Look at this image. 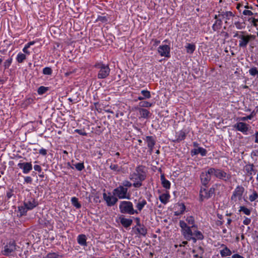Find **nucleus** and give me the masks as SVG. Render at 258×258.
<instances>
[{
    "label": "nucleus",
    "instance_id": "f257e3e1",
    "mask_svg": "<svg viewBox=\"0 0 258 258\" xmlns=\"http://www.w3.org/2000/svg\"><path fill=\"white\" fill-rule=\"evenodd\" d=\"M146 178L145 167L143 165L138 166L135 171L131 173L129 176L130 180L134 182L133 186L136 188H139L142 185V181L145 180Z\"/></svg>",
    "mask_w": 258,
    "mask_h": 258
},
{
    "label": "nucleus",
    "instance_id": "f03ea898",
    "mask_svg": "<svg viewBox=\"0 0 258 258\" xmlns=\"http://www.w3.org/2000/svg\"><path fill=\"white\" fill-rule=\"evenodd\" d=\"M179 226L181 229V233L184 238L187 240H193L194 242L196 241V239L193 237L192 228L187 225V223L184 221H179Z\"/></svg>",
    "mask_w": 258,
    "mask_h": 258
},
{
    "label": "nucleus",
    "instance_id": "7ed1b4c3",
    "mask_svg": "<svg viewBox=\"0 0 258 258\" xmlns=\"http://www.w3.org/2000/svg\"><path fill=\"white\" fill-rule=\"evenodd\" d=\"M119 210L121 213L134 215L138 214V212L134 208L133 204L130 201H121L119 206Z\"/></svg>",
    "mask_w": 258,
    "mask_h": 258
},
{
    "label": "nucleus",
    "instance_id": "20e7f679",
    "mask_svg": "<svg viewBox=\"0 0 258 258\" xmlns=\"http://www.w3.org/2000/svg\"><path fill=\"white\" fill-rule=\"evenodd\" d=\"M94 68L99 69L97 77L98 79H105L110 74V69L108 64H105L102 62H97L94 65Z\"/></svg>",
    "mask_w": 258,
    "mask_h": 258
},
{
    "label": "nucleus",
    "instance_id": "39448f33",
    "mask_svg": "<svg viewBox=\"0 0 258 258\" xmlns=\"http://www.w3.org/2000/svg\"><path fill=\"white\" fill-rule=\"evenodd\" d=\"M211 173L212 176L219 179L227 181L231 178V174L227 173L224 170L221 168H215L211 167Z\"/></svg>",
    "mask_w": 258,
    "mask_h": 258
},
{
    "label": "nucleus",
    "instance_id": "423d86ee",
    "mask_svg": "<svg viewBox=\"0 0 258 258\" xmlns=\"http://www.w3.org/2000/svg\"><path fill=\"white\" fill-rule=\"evenodd\" d=\"M113 195L119 199H130L131 195L128 192V189L122 185H119L114 188L112 191Z\"/></svg>",
    "mask_w": 258,
    "mask_h": 258
},
{
    "label": "nucleus",
    "instance_id": "0eeeda50",
    "mask_svg": "<svg viewBox=\"0 0 258 258\" xmlns=\"http://www.w3.org/2000/svg\"><path fill=\"white\" fill-rule=\"evenodd\" d=\"M206 187L204 186L201 188L199 194L200 202L209 199L215 194V188L214 187H212L208 190L206 189Z\"/></svg>",
    "mask_w": 258,
    "mask_h": 258
},
{
    "label": "nucleus",
    "instance_id": "6e6552de",
    "mask_svg": "<svg viewBox=\"0 0 258 258\" xmlns=\"http://www.w3.org/2000/svg\"><path fill=\"white\" fill-rule=\"evenodd\" d=\"M17 249L16 243L14 240H10L5 246L2 253L5 255H12Z\"/></svg>",
    "mask_w": 258,
    "mask_h": 258
},
{
    "label": "nucleus",
    "instance_id": "1a4fd4ad",
    "mask_svg": "<svg viewBox=\"0 0 258 258\" xmlns=\"http://www.w3.org/2000/svg\"><path fill=\"white\" fill-rule=\"evenodd\" d=\"M255 36L253 35H240L239 41V46L240 48H246L249 42L255 38Z\"/></svg>",
    "mask_w": 258,
    "mask_h": 258
},
{
    "label": "nucleus",
    "instance_id": "9d476101",
    "mask_svg": "<svg viewBox=\"0 0 258 258\" xmlns=\"http://www.w3.org/2000/svg\"><path fill=\"white\" fill-rule=\"evenodd\" d=\"M244 191V188L241 185H238L233 192L231 198V200L234 202L241 200Z\"/></svg>",
    "mask_w": 258,
    "mask_h": 258
},
{
    "label": "nucleus",
    "instance_id": "9b49d317",
    "mask_svg": "<svg viewBox=\"0 0 258 258\" xmlns=\"http://www.w3.org/2000/svg\"><path fill=\"white\" fill-rule=\"evenodd\" d=\"M211 168H209L207 171L203 172L200 175L201 182L204 186L207 187V185L211 179L212 176Z\"/></svg>",
    "mask_w": 258,
    "mask_h": 258
},
{
    "label": "nucleus",
    "instance_id": "f8f14e48",
    "mask_svg": "<svg viewBox=\"0 0 258 258\" xmlns=\"http://www.w3.org/2000/svg\"><path fill=\"white\" fill-rule=\"evenodd\" d=\"M103 198L108 207L114 206L118 201V199L116 197L113 195V196H108L105 192L103 194Z\"/></svg>",
    "mask_w": 258,
    "mask_h": 258
},
{
    "label": "nucleus",
    "instance_id": "ddd939ff",
    "mask_svg": "<svg viewBox=\"0 0 258 258\" xmlns=\"http://www.w3.org/2000/svg\"><path fill=\"white\" fill-rule=\"evenodd\" d=\"M158 52L161 56L166 57L170 56V47L168 45H160L158 48Z\"/></svg>",
    "mask_w": 258,
    "mask_h": 258
},
{
    "label": "nucleus",
    "instance_id": "4468645a",
    "mask_svg": "<svg viewBox=\"0 0 258 258\" xmlns=\"http://www.w3.org/2000/svg\"><path fill=\"white\" fill-rule=\"evenodd\" d=\"M18 167L23 171L24 174H27L32 169V165L31 162L19 163L18 164Z\"/></svg>",
    "mask_w": 258,
    "mask_h": 258
},
{
    "label": "nucleus",
    "instance_id": "2eb2a0df",
    "mask_svg": "<svg viewBox=\"0 0 258 258\" xmlns=\"http://www.w3.org/2000/svg\"><path fill=\"white\" fill-rule=\"evenodd\" d=\"M244 169L247 175L250 176L249 179L251 180L253 179L252 175L255 174L256 172L254 165L253 164H246L244 166Z\"/></svg>",
    "mask_w": 258,
    "mask_h": 258
},
{
    "label": "nucleus",
    "instance_id": "dca6fc26",
    "mask_svg": "<svg viewBox=\"0 0 258 258\" xmlns=\"http://www.w3.org/2000/svg\"><path fill=\"white\" fill-rule=\"evenodd\" d=\"M144 140L146 142L147 146L149 149L150 153L151 154L153 152L154 147L156 144L155 138L153 136H146Z\"/></svg>",
    "mask_w": 258,
    "mask_h": 258
},
{
    "label": "nucleus",
    "instance_id": "f3484780",
    "mask_svg": "<svg viewBox=\"0 0 258 258\" xmlns=\"http://www.w3.org/2000/svg\"><path fill=\"white\" fill-rule=\"evenodd\" d=\"M234 127L238 131H240L243 134H246L248 131V125L246 123L243 122H238L235 124Z\"/></svg>",
    "mask_w": 258,
    "mask_h": 258
},
{
    "label": "nucleus",
    "instance_id": "a211bd4d",
    "mask_svg": "<svg viewBox=\"0 0 258 258\" xmlns=\"http://www.w3.org/2000/svg\"><path fill=\"white\" fill-rule=\"evenodd\" d=\"M147 204V203L145 199H143L141 197L138 199V202L136 203V207L137 208L136 210L137 211L138 214L141 212Z\"/></svg>",
    "mask_w": 258,
    "mask_h": 258
},
{
    "label": "nucleus",
    "instance_id": "6ab92c4d",
    "mask_svg": "<svg viewBox=\"0 0 258 258\" xmlns=\"http://www.w3.org/2000/svg\"><path fill=\"white\" fill-rule=\"evenodd\" d=\"M24 205L27 207L29 210H32L38 205V203L33 198H31L28 201H24Z\"/></svg>",
    "mask_w": 258,
    "mask_h": 258
},
{
    "label": "nucleus",
    "instance_id": "aec40b11",
    "mask_svg": "<svg viewBox=\"0 0 258 258\" xmlns=\"http://www.w3.org/2000/svg\"><path fill=\"white\" fill-rule=\"evenodd\" d=\"M175 211L174 212L175 216H179L183 214L185 210V206L183 203H178L175 208Z\"/></svg>",
    "mask_w": 258,
    "mask_h": 258
},
{
    "label": "nucleus",
    "instance_id": "412c9836",
    "mask_svg": "<svg viewBox=\"0 0 258 258\" xmlns=\"http://www.w3.org/2000/svg\"><path fill=\"white\" fill-rule=\"evenodd\" d=\"M119 219L121 224L124 228H127L132 224L133 220L131 219H127L124 217H120Z\"/></svg>",
    "mask_w": 258,
    "mask_h": 258
},
{
    "label": "nucleus",
    "instance_id": "4be33fe9",
    "mask_svg": "<svg viewBox=\"0 0 258 258\" xmlns=\"http://www.w3.org/2000/svg\"><path fill=\"white\" fill-rule=\"evenodd\" d=\"M138 110L141 117L144 118H149L151 114L148 110L145 108H139Z\"/></svg>",
    "mask_w": 258,
    "mask_h": 258
},
{
    "label": "nucleus",
    "instance_id": "5701e85b",
    "mask_svg": "<svg viewBox=\"0 0 258 258\" xmlns=\"http://www.w3.org/2000/svg\"><path fill=\"white\" fill-rule=\"evenodd\" d=\"M86 240L87 238L85 234L79 235L77 237V241L81 246H85L87 245Z\"/></svg>",
    "mask_w": 258,
    "mask_h": 258
},
{
    "label": "nucleus",
    "instance_id": "b1692460",
    "mask_svg": "<svg viewBox=\"0 0 258 258\" xmlns=\"http://www.w3.org/2000/svg\"><path fill=\"white\" fill-rule=\"evenodd\" d=\"M221 247H224L223 249L220 250V254L222 257L230 256L231 255V251L225 245L222 244Z\"/></svg>",
    "mask_w": 258,
    "mask_h": 258
},
{
    "label": "nucleus",
    "instance_id": "393cba45",
    "mask_svg": "<svg viewBox=\"0 0 258 258\" xmlns=\"http://www.w3.org/2000/svg\"><path fill=\"white\" fill-rule=\"evenodd\" d=\"M169 198L170 195L168 192L161 194L159 197L160 202L164 204H166L169 201Z\"/></svg>",
    "mask_w": 258,
    "mask_h": 258
},
{
    "label": "nucleus",
    "instance_id": "a878e982",
    "mask_svg": "<svg viewBox=\"0 0 258 258\" xmlns=\"http://www.w3.org/2000/svg\"><path fill=\"white\" fill-rule=\"evenodd\" d=\"M161 181L162 185L164 188L166 189H169L170 188V182L165 178L164 174L161 175Z\"/></svg>",
    "mask_w": 258,
    "mask_h": 258
},
{
    "label": "nucleus",
    "instance_id": "bb28decb",
    "mask_svg": "<svg viewBox=\"0 0 258 258\" xmlns=\"http://www.w3.org/2000/svg\"><path fill=\"white\" fill-rule=\"evenodd\" d=\"M187 224H188L192 228V229H198V226L195 224V218L192 216H188L186 219Z\"/></svg>",
    "mask_w": 258,
    "mask_h": 258
},
{
    "label": "nucleus",
    "instance_id": "cd10ccee",
    "mask_svg": "<svg viewBox=\"0 0 258 258\" xmlns=\"http://www.w3.org/2000/svg\"><path fill=\"white\" fill-rule=\"evenodd\" d=\"M176 137L177 141L180 142L185 139L186 134L184 131L181 130L176 133Z\"/></svg>",
    "mask_w": 258,
    "mask_h": 258
},
{
    "label": "nucleus",
    "instance_id": "c85d7f7f",
    "mask_svg": "<svg viewBox=\"0 0 258 258\" xmlns=\"http://www.w3.org/2000/svg\"><path fill=\"white\" fill-rule=\"evenodd\" d=\"M196 229H192L194 230L193 232V236H195V238L196 239V240H203L204 238V236L202 233L198 230H195Z\"/></svg>",
    "mask_w": 258,
    "mask_h": 258
},
{
    "label": "nucleus",
    "instance_id": "c756f323",
    "mask_svg": "<svg viewBox=\"0 0 258 258\" xmlns=\"http://www.w3.org/2000/svg\"><path fill=\"white\" fill-rule=\"evenodd\" d=\"M138 233L144 236H145L147 233V229L144 225L137 228Z\"/></svg>",
    "mask_w": 258,
    "mask_h": 258
},
{
    "label": "nucleus",
    "instance_id": "7c9ffc66",
    "mask_svg": "<svg viewBox=\"0 0 258 258\" xmlns=\"http://www.w3.org/2000/svg\"><path fill=\"white\" fill-rule=\"evenodd\" d=\"M222 21L221 19H217L212 26L214 31H217L221 28Z\"/></svg>",
    "mask_w": 258,
    "mask_h": 258
},
{
    "label": "nucleus",
    "instance_id": "2f4dec72",
    "mask_svg": "<svg viewBox=\"0 0 258 258\" xmlns=\"http://www.w3.org/2000/svg\"><path fill=\"white\" fill-rule=\"evenodd\" d=\"M185 48L186 49L187 53L192 54L196 49V45L194 44L187 43Z\"/></svg>",
    "mask_w": 258,
    "mask_h": 258
},
{
    "label": "nucleus",
    "instance_id": "473e14b6",
    "mask_svg": "<svg viewBox=\"0 0 258 258\" xmlns=\"http://www.w3.org/2000/svg\"><path fill=\"white\" fill-rule=\"evenodd\" d=\"M258 199V192L253 190L252 194L249 196V200L252 202Z\"/></svg>",
    "mask_w": 258,
    "mask_h": 258
},
{
    "label": "nucleus",
    "instance_id": "72a5a7b5",
    "mask_svg": "<svg viewBox=\"0 0 258 258\" xmlns=\"http://www.w3.org/2000/svg\"><path fill=\"white\" fill-rule=\"evenodd\" d=\"M26 59V56L22 53H19L17 55L16 59L19 63H22Z\"/></svg>",
    "mask_w": 258,
    "mask_h": 258
},
{
    "label": "nucleus",
    "instance_id": "f704fd0d",
    "mask_svg": "<svg viewBox=\"0 0 258 258\" xmlns=\"http://www.w3.org/2000/svg\"><path fill=\"white\" fill-rule=\"evenodd\" d=\"M71 202L73 205L77 209H79L81 207V204L79 202L78 199L76 197H73L71 199Z\"/></svg>",
    "mask_w": 258,
    "mask_h": 258
},
{
    "label": "nucleus",
    "instance_id": "c9c22d12",
    "mask_svg": "<svg viewBox=\"0 0 258 258\" xmlns=\"http://www.w3.org/2000/svg\"><path fill=\"white\" fill-rule=\"evenodd\" d=\"M239 211L240 212H243L244 214L247 216L250 215L251 214V211L244 206H240L239 208Z\"/></svg>",
    "mask_w": 258,
    "mask_h": 258
},
{
    "label": "nucleus",
    "instance_id": "e433bc0d",
    "mask_svg": "<svg viewBox=\"0 0 258 258\" xmlns=\"http://www.w3.org/2000/svg\"><path fill=\"white\" fill-rule=\"evenodd\" d=\"M43 258H62L61 255H59L55 252H51L48 253L45 257Z\"/></svg>",
    "mask_w": 258,
    "mask_h": 258
},
{
    "label": "nucleus",
    "instance_id": "4c0bfd02",
    "mask_svg": "<svg viewBox=\"0 0 258 258\" xmlns=\"http://www.w3.org/2000/svg\"><path fill=\"white\" fill-rule=\"evenodd\" d=\"M249 73L251 76L253 77L256 76L257 78H258V70L256 67L251 68L249 70Z\"/></svg>",
    "mask_w": 258,
    "mask_h": 258
},
{
    "label": "nucleus",
    "instance_id": "58836bf2",
    "mask_svg": "<svg viewBox=\"0 0 258 258\" xmlns=\"http://www.w3.org/2000/svg\"><path fill=\"white\" fill-rule=\"evenodd\" d=\"M34 100L31 98L26 99L23 102L22 105L24 107H27L30 104L33 103Z\"/></svg>",
    "mask_w": 258,
    "mask_h": 258
},
{
    "label": "nucleus",
    "instance_id": "ea45409f",
    "mask_svg": "<svg viewBox=\"0 0 258 258\" xmlns=\"http://www.w3.org/2000/svg\"><path fill=\"white\" fill-rule=\"evenodd\" d=\"M141 93L143 95L144 99H149L151 97L150 92L148 90H142Z\"/></svg>",
    "mask_w": 258,
    "mask_h": 258
},
{
    "label": "nucleus",
    "instance_id": "a19ab883",
    "mask_svg": "<svg viewBox=\"0 0 258 258\" xmlns=\"http://www.w3.org/2000/svg\"><path fill=\"white\" fill-rule=\"evenodd\" d=\"M18 210L20 213V215L22 216L26 215L27 211L29 210L27 209V207L24 206L19 207Z\"/></svg>",
    "mask_w": 258,
    "mask_h": 258
},
{
    "label": "nucleus",
    "instance_id": "79ce46f5",
    "mask_svg": "<svg viewBox=\"0 0 258 258\" xmlns=\"http://www.w3.org/2000/svg\"><path fill=\"white\" fill-rule=\"evenodd\" d=\"M77 170L79 171L83 170L85 168L84 164L83 162L78 163L73 165Z\"/></svg>",
    "mask_w": 258,
    "mask_h": 258
},
{
    "label": "nucleus",
    "instance_id": "37998d69",
    "mask_svg": "<svg viewBox=\"0 0 258 258\" xmlns=\"http://www.w3.org/2000/svg\"><path fill=\"white\" fill-rule=\"evenodd\" d=\"M48 90V88L44 86H40L37 90L38 94L42 95L44 94Z\"/></svg>",
    "mask_w": 258,
    "mask_h": 258
},
{
    "label": "nucleus",
    "instance_id": "c03bdc74",
    "mask_svg": "<svg viewBox=\"0 0 258 258\" xmlns=\"http://www.w3.org/2000/svg\"><path fill=\"white\" fill-rule=\"evenodd\" d=\"M198 250H199V253L200 254H195L194 255V257L195 258H203V253L204 252V249L202 247L200 246L198 247Z\"/></svg>",
    "mask_w": 258,
    "mask_h": 258
},
{
    "label": "nucleus",
    "instance_id": "a18cd8bd",
    "mask_svg": "<svg viewBox=\"0 0 258 258\" xmlns=\"http://www.w3.org/2000/svg\"><path fill=\"white\" fill-rule=\"evenodd\" d=\"M139 105L142 107H149L152 106V103H150L149 102L145 101L140 102L139 103Z\"/></svg>",
    "mask_w": 258,
    "mask_h": 258
},
{
    "label": "nucleus",
    "instance_id": "49530a36",
    "mask_svg": "<svg viewBox=\"0 0 258 258\" xmlns=\"http://www.w3.org/2000/svg\"><path fill=\"white\" fill-rule=\"evenodd\" d=\"M52 70L49 67H45L43 69V74L44 75H50L52 74Z\"/></svg>",
    "mask_w": 258,
    "mask_h": 258
},
{
    "label": "nucleus",
    "instance_id": "de8ad7c7",
    "mask_svg": "<svg viewBox=\"0 0 258 258\" xmlns=\"http://www.w3.org/2000/svg\"><path fill=\"white\" fill-rule=\"evenodd\" d=\"M198 154H200L202 156H206L207 153V150L202 147H199L198 148Z\"/></svg>",
    "mask_w": 258,
    "mask_h": 258
},
{
    "label": "nucleus",
    "instance_id": "09e8293b",
    "mask_svg": "<svg viewBox=\"0 0 258 258\" xmlns=\"http://www.w3.org/2000/svg\"><path fill=\"white\" fill-rule=\"evenodd\" d=\"M12 62V58H10L5 61L4 62V68L5 69H8L10 65L11 64Z\"/></svg>",
    "mask_w": 258,
    "mask_h": 258
},
{
    "label": "nucleus",
    "instance_id": "8fccbe9b",
    "mask_svg": "<svg viewBox=\"0 0 258 258\" xmlns=\"http://www.w3.org/2000/svg\"><path fill=\"white\" fill-rule=\"evenodd\" d=\"M224 15V18H226L227 20H229L231 17L234 16V15L231 11L225 12Z\"/></svg>",
    "mask_w": 258,
    "mask_h": 258
},
{
    "label": "nucleus",
    "instance_id": "3c124183",
    "mask_svg": "<svg viewBox=\"0 0 258 258\" xmlns=\"http://www.w3.org/2000/svg\"><path fill=\"white\" fill-rule=\"evenodd\" d=\"M96 21H100L102 23H105L108 21V19L106 16H99Z\"/></svg>",
    "mask_w": 258,
    "mask_h": 258
},
{
    "label": "nucleus",
    "instance_id": "603ef678",
    "mask_svg": "<svg viewBox=\"0 0 258 258\" xmlns=\"http://www.w3.org/2000/svg\"><path fill=\"white\" fill-rule=\"evenodd\" d=\"M133 185V184L128 180H125L122 183V185L124 187L128 188L131 187Z\"/></svg>",
    "mask_w": 258,
    "mask_h": 258
},
{
    "label": "nucleus",
    "instance_id": "864d4df0",
    "mask_svg": "<svg viewBox=\"0 0 258 258\" xmlns=\"http://www.w3.org/2000/svg\"><path fill=\"white\" fill-rule=\"evenodd\" d=\"M110 168L111 170L115 171H120L119 167L117 164H111L110 165Z\"/></svg>",
    "mask_w": 258,
    "mask_h": 258
},
{
    "label": "nucleus",
    "instance_id": "5fc2aeb1",
    "mask_svg": "<svg viewBox=\"0 0 258 258\" xmlns=\"http://www.w3.org/2000/svg\"><path fill=\"white\" fill-rule=\"evenodd\" d=\"M75 132L82 136H86L87 135V133L82 130L76 129L75 130Z\"/></svg>",
    "mask_w": 258,
    "mask_h": 258
},
{
    "label": "nucleus",
    "instance_id": "6e6d98bb",
    "mask_svg": "<svg viewBox=\"0 0 258 258\" xmlns=\"http://www.w3.org/2000/svg\"><path fill=\"white\" fill-rule=\"evenodd\" d=\"M251 156H258V147L254 146V149L251 152Z\"/></svg>",
    "mask_w": 258,
    "mask_h": 258
},
{
    "label": "nucleus",
    "instance_id": "4d7b16f0",
    "mask_svg": "<svg viewBox=\"0 0 258 258\" xmlns=\"http://www.w3.org/2000/svg\"><path fill=\"white\" fill-rule=\"evenodd\" d=\"M13 196V190L10 189L7 192V197L8 199H10Z\"/></svg>",
    "mask_w": 258,
    "mask_h": 258
},
{
    "label": "nucleus",
    "instance_id": "13d9d810",
    "mask_svg": "<svg viewBox=\"0 0 258 258\" xmlns=\"http://www.w3.org/2000/svg\"><path fill=\"white\" fill-rule=\"evenodd\" d=\"M39 153L43 156H45L47 155V151L44 148H41L39 150Z\"/></svg>",
    "mask_w": 258,
    "mask_h": 258
},
{
    "label": "nucleus",
    "instance_id": "bf43d9fd",
    "mask_svg": "<svg viewBox=\"0 0 258 258\" xmlns=\"http://www.w3.org/2000/svg\"><path fill=\"white\" fill-rule=\"evenodd\" d=\"M251 222V220L250 218H247V217H245L244 220H243V223L245 225H249Z\"/></svg>",
    "mask_w": 258,
    "mask_h": 258
},
{
    "label": "nucleus",
    "instance_id": "052dcab7",
    "mask_svg": "<svg viewBox=\"0 0 258 258\" xmlns=\"http://www.w3.org/2000/svg\"><path fill=\"white\" fill-rule=\"evenodd\" d=\"M24 181L27 183H31L32 182V179L30 176H26L24 178Z\"/></svg>",
    "mask_w": 258,
    "mask_h": 258
},
{
    "label": "nucleus",
    "instance_id": "680f3d73",
    "mask_svg": "<svg viewBox=\"0 0 258 258\" xmlns=\"http://www.w3.org/2000/svg\"><path fill=\"white\" fill-rule=\"evenodd\" d=\"M239 33L238 32H236L234 35H233V37H237L239 39H240V35H242L243 34H244L245 33V32L244 31H240L239 32Z\"/></svg>",
    "mask_w": 258,
    "mask_h": 258
},
{
    "label": "nucleus",
    "instance_id": "e2e57ef3",
    "mask_svg": "<svg viewBox=\"0 0 258 258\" xmlns=\"http://www.w3.org/2000/svg\"><path fill=\"white\" fill-rule=\"evenodd\" d=\"M243 14L244 15L252 16L253 15V13L251 11L245 10L243 12Z\"/></svg>",
    "mask_w": 258,
    "mask_h": 258
},
{
    "label": "nucleus",
    "instance_id": "0e129e2a",
    "mask_svg": "<svg viewBox=\"0 0 258 258\" xmlns=\"http://www.w3.org/2000/svg\"><path fill=\"white\" fill-rule=\"evenodd\" d=\"M34 169L35 171H37L39 172H41L42 171V168L41 166L39 165H35L34 166Z\"/></svg>",
    "mask_w": 258,
    "mask_h": 258
},
{
    "label": "nucleus",
    "instance_id": "69168bd1",
    "mask_svg": "<svg viewBox=\"0 0 258 258\" xmlns=\"http://www.w3.org/2000/svg\"><path fill=\"white\" fill-rule=\"evenodd\" d=\"M251 119V116H249V115H247L245 117H242L239 118V119L241 121H246V120H247L248 119Z\"/></svg>",
    "mask_w": 258,
    "mask_h": 258
},
{
    "label": "nucleus",
    "instance_id": "338daca9",
    "mask_svg": "<svg viewBox=\"0 0 258 258\" xmlns=\"http://www.w3.org/2000/svg\"><path fill=\"white\" fill-rule=\"evenodd\" d=\"M152 41L153 42V45L155 47L158 45V44L160 43V41L157 39H152Z\"/></svg>",
    "mask_w": 258,
    "mask_h": 258
},
{
    "label": "nucleus",
    "instance_id": "774afa93",
    "mask_svg": "<svg viewBox=\"0 0 258 258\" xmlns=\"http://www.w3.org/2000/svg\"><path fill=\"white\" fill-rule=\"evenodd\" d=\"M232 258H244L242 256L239 255V254H234L232 256Z\"/></svg>",
    "mask_w": 258,
    "mask_h": 258
}]
</instances>
